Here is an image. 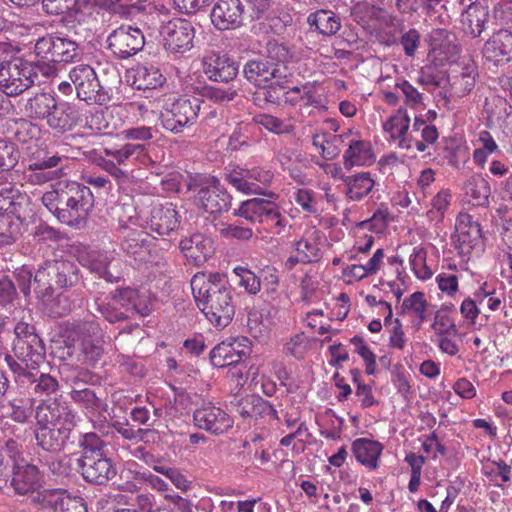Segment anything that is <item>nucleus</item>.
Masks as SVG:
<instances>
[{"mask_svg":"<svg viewBox=\"0 0 512 512\" xmlns=\"http://www.w3.org/2000/svg\"><path fill=\"white\" fill-rule=\"evenodd\" d=\"M195 303L217 329L228 326L235 314L233 290L227 277L219 272H198L191 279Z\"/></svg>","mask_w":512,"mask_h":512,"instance_id":"nucleus-1","label":"nucleus"},{"mask_svg":"<svg viewBox=\"0 0 512 512\" xmlns=\"http://www.w3.org/2000/svg\"><path fill=\"white\" fill-rule=\"evenodd\" d=\"M41 200L60 222L68 225L84 220L94 207V196L90 188L76 181L53 184Z\"/></svg>","mask_w":512,"mask_h":512,"instance_id":"nucleus-2","label":"nucleus"},{"mask_svg":"<svg viewBox=\"0 0 512 512\" xmlns=\"http://www.w3.org/2000/svg\"><path fill=\"white\" fill-rule=\"evenodd\" d=\"M31 199L12 183L0 185V244L14 243L31 212Z\"/></svg>","mask_w":512,"mask_h":512,"instance_id":"nucleus-3","label":"nucleus"},{"mask_svg":"<svg viewBox=\"0 0 512 512\" xmlns=\"http://www.w3.org/2000/svg\"><path fill=\"white\" fill-rule=\"evenodd\" d=\"M233 214L252 223L261 224L273 235H283L291 228L281 207L277 203L265 199L253 198L244 201Z\"/></svg>","mask_w":512,"mask_h":512,"instance_id":"nucleus-4","label":"nucleus"},{"mask_svg":"<svg viewBox=\"0 0 512 512\" xmlns=\"http://www.w3.org/2000/svg\"><path fill=\"white\" fill-rule=\"evenodd\" d=\"M104 155H97L93 161L97 166L116 179L126 178L127 172L122 168L128 165H136L147 156V148L144 143L126 142L103 148Z\"/></svg>","mask_w":512,"mask_h":512,"instance_id":"nucleus-5","label":"nucleus"},{"mask_svg":"<svg viewBox=\"0 0 512 512\" xmlns=\"http://www.w3.org/2000/svg\"><path fill=\"white\" fill-rule=\"evenodd\" d=\"M201 108V100L196 97L168 96L162 104V126L174 134L182 133L185 127L192 126Z\"/></svg>","mask_w":512,"mask_h":512,"instance_id":"nucleus-6","label":"nucleus"},{"mask_svg":"<svg viewBox=\"0 0 512 512\" xmlns=\"http://www.w3.org/2000/svg\"><path fill=\"white\" fill-rule=\"evenodd\" d=\"M36 81L33 62L15 58L0 66V89L7 96H18Z\"/></svg>","mask_w":512,"mask_h":512,"instance_id":"nucleus-7","label":"nucleus"},{"mask_svg":"<svg viewBox=\"0 0 512 512\" xmlns=\"http://www.w3.org/2000/svg\"><path fill=\"white\" fill-rule=\"evenodd\" d=\"M77 97L89 104L103 105L109 101L108 92L100 85L94 69L86 64L74 66L69 72Z\"/></svg>","mask_w":512,"mask_h":512,"instance_id":"nucleus-8","label":"nucleus"},{"mask_svg":"<svg viewBox=\"0 0 512 512\" xmlns=\"http://www.w3.org/2000/svg\"><path fill=\"white\" fill-rule=\"evenodd\" d=\"M160 35L166 50L182 54L193 48L195 28L186 19L173 18L161 26Z\"/></svg>","mask_w":512,"mask_h":512,"instance_id":"nucleus-9","label":"nucleus"},{"mask_svg":"<svg viewBox=\"0 0 512 512\" xmlns=\"http://www.w3.org/2000/svg\"><path fill=\"white\" fill-rule=\"evenodd\" d=\"M34 52L43 61L69 63L78 55V45L68 38L45 36L37 40Z\"/></svg>","mask_w":512,"mask_h":512,"instance_id":"nucleus-10","label":"nucleus"},{"mask_svg":"<svg viewBox=\"0 0 512 512\" xmlns=\"http://www.w3.org/2000/svg\"><path fill=\"white\" fill-rule=\"evenodd\" d=\"M322 233L316 228L306 230L301 238L294 243L296 255L287 258L284 265L292 270L298 263L309 264L322 258Z\"/></svg>","mask_w":512,"mask_h":512,"instance_id":"nucleus-11","label":"nucleus"},{"mask_svg":"<svg viewBox=\"0 0 512 512\" xmlns=\"http://www.w3.org/2000/svg\"><path fill=\"white\" fill-rule=\"evenodd\" d=\"M109 49L121 59L129 58L141 51L145 44L143 32L132 26H120L107 39Z\"/></svg>","mask_w":512,"mask_h":512,"instance_id":"nucleus-12","label":"nucleus"},{"mask_svg":"<svg viewBox=\"0 0 512 512\" xmlns=\"http://www.w3.org/2000/svg\"><path fill=\"white\" fill-rule=\"evenodd\" d=\"M196 201L205 212L217 214L228 210L231 205V196L216 177H210L198 191Z\"/></svg>","mask_w":512,"mask_h":512,"instance_id":"nucleus-13","label":"nucleus"},{"mask_svg":"<svg viewBox=\"0 0 512 512\" xmlns=\"http://www.w3.org/2000/svg\"><path fill=\"white\" fill-rule=\"evenodd\" d=\"M434 305L423 291H415L405 297L399 307V314L406 317L410 326L419 331L433 315Z\"/></svg>","mask_w":512,"mask_h":512,"instance_id":"nucleus-14","label":"nucleus"},{"mask_svg":"<svg viewBox=\"0 0 512 512\" xmlns=\"http://www.w3.org/2000/svg\"><path fill=\"white\" fill-rule=\"evenodd\" d=\"M76 461L82 477L90 483L102 485L117 474L115 465L105 454L79 457Z\"/></svg>","mask_w":512,"mask_h":512,"instance_id":"nucleus-15","label":"nucleus"},{"mask_svg":"<svg viewBox=\"0 0 512 512\" xmlns=\"http://www.w3.org/2000/svg\"><path fill=\"white\" fill-rule=\"evenodd\" d=\"M35 419L38 426L73 428L75 425L73 410L65 403L57 400L40 403L35 411Z\"/></svg>","mask_w":512,"mask_h":512,"instance_id":"nucleus-16","label":"nucleus"},{"mask_svg":"<svg viewBox=\"0 0 512 512\" xmlns=\"http://www.w3.org/2000/svg\"><path fill=\"white\" fill-rule=\"evenodd\" d=\"M250 352L249 341L246 337L223 341L210 352L213 366L224 368L238 364Z\"/></svg>","mask_w":512,"mask_h":512,"instance_id":"nucleus-17","label":"nucleus"},{"mask_svg":"<svg viewBox=\"0 0 512 512\" xmlns=\"http://www.w3.org/2000/svg\"><path fill=\"white\" fill-rule=\"evenodd\" d=\"M483 58L496 66L504 65L512 59V31L500 28L492 33L482 48Z\"/></svg>","mask_w":512,"mask_h":512,"instance_id":"nucleus-18","label":"nucleus"},{"mask_svg":"<svg viewBox=\"0 0 512 512\" xmlns=\"http://www.w3.org/2000/svg\"><path fill=\"white\" fill-rule=\"evenodd\" d=\"M194 424L215 435L223 434L233 426L232 418L220 407L206 404L193 413Z\"/></svg>","mask_w":512,"mask_h":512,"instance_id":"nucleus-19","label":"nucleus"},{"mask_svg":"<svg viewBox=\"0 0 512 512\" xmlns=\"http://www.w3.org/2000/svg\"><path fill=\"white\" fill-rule=\"evenodd\" d=\"M480 238L481 228L479 223L474 221L470 214L460 212L455 222V233L452 235L455 248L461 254H469Z\"/></svg>","mask_w":512,"mask_h":512,"instance_id":"nucleus-20","label":"nucleus"},{"mask_svg":"<svg viewBox=\"0 0 512 512\" xmlns=\"http://www.w3.org/2000/svg\"><path fill=\"white\" fill-rule=\"evenodd\" d=\"M348 142V147L343 154V165L345 169L353 167H368L376 162V155L370 140L363 139L359 133L353 134Z\"/></svg>","mask_w":512,"mask_h":512,"instance_id":"nucleus-21","label":"nucleus"},{"mask_svg":"<svg viewBox=\"0 0 512 512\" xmlns=\"http://www.w3.org/2000/svg\"><path fill=\"white\" fill-rule=\"evenodd\" d=\"M243 11L240 0H218L211 11V22L220 31L236 29L242 24Z\"/></svg>","mask_w":512,"mask_h":512,"instance_id":"nucleus-22","label":"nucleus"},{"mask_svg":"<svg viewBox=\"0 0 512 512\" xmlns=\"http://www.w3.org/2000/svg\"><path fill=\"white\" fill-rule=\"evenodd\" d=\"M97 324L91 322L79 327L83 334L77 347L74 346L77 360L86 366H94L103 356L104 349L99 340L92 339L90 333L96 335L99 331Z\"/></svg>","mask_w":512,"mask_h":512,"instance_id":"nucleus-23","label":"nucleus"},{"mask_svg":"<svg viewBox=\"0 0 512 512\" xmlns=\"http://www.w3.org/2000/svg\"><path fill=\"white\" fill-rule=\"evenodd\" d=\"M410 122L407 108L399 107L383 123V131L389 135L391 140L398 142L401 149L409 150L413 147V138L407 135Z\"/></svg>","mask_w":512,"mask_h":512,"instance_id":"nucleus-24","label":"nucleus"},{"mask_svg":"<svg viewBox=\"0 0 512 512\" xmlns=\"http://www.w3.org/2000/svg\"><path fill=\"white\" fill-rule=\"evenodd\" d=\"M351 451L359 464L368 471H376L381 465L384 445L377 440L362 437L352 442Z\"/></svg>","mask_w":512,"mask_h":512,"instance_id":"nucleus-25","label":"nucleus"},{"mask_svg":"<svg viewBox=\"0 0 512 512\" xmlns=\"http://www.w3.org/2000/svg\"><path fill=\"white\" fill-rule=\"evenodd\" d=\"M179 247L187 262L195 266L206 262L214 252L212 240L201 233L183 238Z\"/></svg>","mask_w":512,"mask_h":512,"instance_id":"nucleus-26","label":"nucleus"},{"mask_svg":"<svg viewBox=\"0 0 512 512\" xmlns=\"http://www.w3.org/2000/svg\"><path fill=\"white\" fill-rule=\"evenodd\" d=\"M204 73L213 81L228 82L238 74V65L227 55L210 53L203 60Z\"/></svg>","mask_w":512,"mask_h":512,"instance_id":"nucleus-27","label":"nucleus"},{"mask_svg":"<svg viewBox=\"0 0 512 512\" xmlns=\"http://www.w3.org/2000/svg\"><path fill=\"white\" fill-rule=\"evenodd\" d=\"M236 412L245 420L257 421L262 418L278 419L276 409L260 396L248 395L238 400Z\"/></svg>","mask_w":512,"mask_h":512,"instance_id":"nucleus-28","label":"nucleus"},{"mask_svg":"<svg viewBox=\"0 0 512 512\" xmlns=\"http://www.w3.org/2000/svg\"><path fill=\"white\" fill-rule=\"evenodd\" d=\"M179 224L180 216L172 203L160 204L152 208L149 221L152 232L161 236L169 235L178 228Z\"/></svg>","mask_w":512,"mask_h":512,"instance_id":"nucleus-29","label":"nucleus"},{"mask_svg":"<svg viewBox=\"0 0 512 512\" xmlns=\"http://www.w3.org/2000/svg\"><path fill=\"white\" fill-rule=\"evenodd\" d=\"M13 351L16 358L26 362L32 369H37L45 357V348L38 335H30L28 339H15Z\"/></svg>","mask_w":512,"mask_h":512,"instance_id":"nucleus-30","label":"nucleus"},{"mask_svg":"<svg viewBox=\"0 0 512 512\" xmlns=\"http://www.w3.org/2000/svg\"><path fill=\"white\" fill-rule=\"evenodd\" d=\"M112 299L126 309H132L140 316H148L152 312V302L146 292L126 287L116 289Z\"/></svg>","mask_w":512,"mask_h":512,"instance_id":"nucleus-31","label":"nucleus"},{"mask_svg":"<svg viewBox=\"0 0 512 512\" xmlns=\"http://www.w3.org/2000/svg\"><path fill=\"white\" fill-rule=\"evenodd\" d=\"M488 20V7L481 3H472L461 15L462 29L471 38H478L485 30Z\"/></svg>","mask_w":512,"mask_h":512,"instance_id":"nucleus-32","label":"nucleus"},{"mask_svg":"<svg viewBox=\"0 0 512 512\" xmlns=\"http://www.w3.org/2000/svg\"><path fill=\"white\" fill-rule=\"evenodd\" d=\"M465 201L474 207H484L489 204L491 187L482 174L473 173L462 186Z\"/></svg>","mask_w":512,"mask_h":512,"instance_id":"nucleus-33","label":"nucleus"},{"mask_svg":"<svg viewBox=\"0 0 512 512\" xmlns=\"http://www.w3.org/2000/svg\"><path fill=\"white\" fill-rule=\"evenodd\" d=\"M46 122L51 129L59 133H65L71 131L77 125L78 113L70 103L56 100Z\"/></svg>","mask_w":512,"mask_h":512,"instance_id":"nucleus-34","label":"nucleus"},{"mask_svg":"<svg viewBox=\"0 0 512 512\" xmlns=\"http://www.w3.org/2000/svg\"><path fill=\"white\" fill-rule=\"evenodd\" d=\"M71 430L65 426H38L35 435L37 444L46 451L59 452L69 439Z\"/></svg>","mask_w":512,"mask_h":512,"instance_id":"nucleus-35","label":"nucleus"},{"mask_svg":"<svg viewBox=\"0 0 512 512\" xmlns=\"http://www.w3.org/2000/svg\"><path fill=\"white\" fill-rule=\"evenodd\" d=\"M375 183L372 173L368 171L349 175L344 180L345 196L350 201L359 202L373 191Z\"/></svg>","mask_w":512,"mask_h":512,"instance_id":"nucleus-36","label":"nucleus"},{"mask_svg":"<svg viewBox=\"0 0 512 512\" xmlns=\"http://www.w3.org/2000/svg\"><path fill=\"white\" fill-rule=\"evenodd\" d=\"M278 73V65L264 59L250 60L244 65L243 68V74L245 78L249 82L258 86H261L262 84L276 78Z\"/></svg>","mask_w":512,"mask_h":512,"instance_id":"nucleus-37","label":"nucleus"},{"mask_svg":"<svg viewBox=\"0 0 512 512\" xmlns=\"http://www.w3.org/2000/svg\"><path fill=\"white\" fill-rule=\"evenodd\" d=\"M39 480V470L35 465L26 464L20 466L16 464L14 467L11 485L19 495H27L29 493L34 494Z\"/></svg>","mask_w":512,"mask_h":512,"instance_id":"nucleus-38","label":"nucleus"},{"mask_svg":"<svg viewBox=\"0 0 512 512\" xmlns=\"http://www.w3.org/2000/svg\"><path fill=\"white\" fill-rule=\"evenodd\" d=\"M225 180L237 191L247 195L263 194L262 186L252 178L251 168L235 166L225 173Z\"/></svg>","mask_w":512,"mask_h":512,"instance_id":"nucleus-39","label":"nucleus"},{"mask_svg":"<svg viewBox=\"0 0 512 512\" xmlns=\"http://www.w3.org/2000/svg\"><path fill=\"white\" fill-rule=\"evenodd\" d=\"M131 85L138 90L156 89L165 82V77L154 66L138 65L130 71Z\"/></svg>","mask_w":512,"mask_h":512,"instance_id":"nucleus-40","label":"nucleus"},{"mask_svg":"<svg viewBox=\"0 0 512 512\" xmlns=\"http://www.w3.org/2000/svg\"><path fill=\"white\" fill-rule=\"evenodd\" d=\"M307 23L323 36L335 35L341 29V20L333 11L320 9L307 17Z\"/></svg>","mask_w":512,"mask_h":512,"instance_id":"nucleus-41","label":"nucleus"},{"mask_svg":"<svg viewBox=\"0 0 512 512\" xmlns=\"http://www.w3.org/2000/svg\"><path fill=\"white\" fill-rule=\"evenodd\" d=\"M50 273L55 288L71 287L78 280L77 269L74 263L69 260L50 261Z\"/></svg>","mask_w":512,"mask_h":512,"instance_id":"nucleus-42","label":"nucleus"},{"mask_svg":"<svg viewBox=\"0 0 512 512\" xmlns=\"http://www.w3.org/2000/svg\"><path fill=\"white\" fill-rule=\"evenodd\" d=\"M112 257L109 253L93 250L80 257V263L100 278L112 281L113 275L109 272Z\"/></svg>","mask_w":512,"mask_h":512,"instance_id":"nucleus-43","label":"nucleus"},{"mask_svg":"<svg viewBox=\"0 0 512 512\" xmlns=\"http://www.w3.org/2000/svg\"><path fill=\"white\" fill-rule=\"evenodd\" d=\"M384 250L377 249L365 264H351L344 269V275L354 280H362L375 275L383 265Z\"/></svg>","mask_w":512,"mask_h":512,"instance_id":"nucleus-44","label":"nucleus"},{"mask_svg":"<svg viewBox=\"0 0 512 512\" xmlns=\"http://www.w3.org/2000/svg\"><path fill=\"white\" fill-rule=\"evenodd\" d=\"M122 250L130 256L136 257L143 252L147 233L141 229H134L128 225L120 226Z\"/></svg>","mask_w":512,"mask_h":512,"instance_id":"nucleus-45","label":"nucleus"},{"mask_svg":"<svg viewBox=\"0 0 512 512\" xmlns=\"http://www.w3.org/2000/svg\"><path fill=\"white\" fill-rule=\"evenodd\" d=\"M34 399L29 396L12 397L7 406V416L17 423H26L32 416L34 411Z\"/></svg>","mask_w":512,"mask_h":512,"instance_id":"nucleus-46","label":"nucleus"},{"mask_svg":"<svg viewBox=\"0 0 512 512\" xmlns=\"http://www.w3.org/2000/svg\"><path fill=\"white\" fill-rule=\"evenodd\" d=\"M64 496L57 489L38 491L31 496V504L38 512H58Z\"/></svg>","mask_w":512,"mask_h":512,"instance_id":"nucleus-47","label":"nucleus"},{"mask_svg":"<svg viewBox=\"0 0 512 512\" xmlns=\"http://www.w3.org/2000/svg\"><path fill=\"white\" fill-rule=\"evenodd\" d=\"M55 102L56 98L53 95L38 93L28 99L25 105V112L30 118L47 120Z\"/></svg>","mask_w":512,"mask_h":512,"instance_id":"nucleus-48","label":"nucleus"},{"mask_svg":"<svg viewBox=\"0 0 512 512\" xmlns=\"http://www.w3.org/2000/svg\"><path fill=\"white\" fill-rule=\"evenodd\" d=\"M412 128L413 131L421 133L422 140L413 139L412 148H415L418 152H425L428 146L436 143L439 138L437 127L427 123V120L423 119V115L415 116Z\"/></svg>","mask_w":512,"mask_h":512,"instance_id":"nucleus-49","label":"nucleus"},{"mask_svg":"<svg viewBox=\"0 0 512 512\" xmlns=\"http://www.w3.org/2000/svg\"><path fill=\"white\" fill-rule=\"evenodd\" d=\"M452 192L449 188L440 189L431 199L430 209L426 212L429 222L441 223L452 202Z\"/></svg>","mask_w":512,"mask_h":512,"instance_id":"nucleus-50","label":"nucleus"},{"mask_svg":"<svg viewBox=\"0 0 512 512\" xmlns=\"http://www.w3.org/2000/svg\"><path fill=\"white\" fill-rule=\"evenodd\" d=\"M427 256V249L422 243L414 246L409 255L411 271L421 281H427L433 276V271L427 264Z\"/></svg>","mask_w":512,"mask_h":512,"instance_id":"nucleus-51","label":"nucleus"},{"mask_svg":"<svg viewBox=\"0 0 512 512\" xmlns=\"http://www.w3.org/2000/svg\"><path fill=\"white\" fill-rule=\"evenodd\" d=\"M88 2L104 7L111 13L122 17L134 15L144 9V6L138 0H88Z\"/></svg>","mask_w":512,"mask_h":512,"instance_id":"nucleus-52","label":"nucleus"},{"mask_svg":"<svg viewBox=\"0 0 512 512\" xmlns=\"http://www.w3.org/2000/svg\"><path fill=\"white\" fill-rule=\"evenodd\" d=\"M394 87L402 93L405 108H410L412 110L424 109V94L421 93L416 87H414L408 80L404 78H398Z\"/></svg>","mask_w":512,"mask_h":512,"instance_id":"nucleus-53","label":"nucleus"},{"mask_svg":"<svg viewBox=\"0 0 512 512\" xmlns=\"http://www.w3.org/2000/svg\"><path fill=\"white\" fill-rule=\"evenodd\" d=\"M62 161L58 153H52L46 147L38 148L29 154L27 159L28 170L53 169Z\"/></svg>","mask_w":512,"mask_h":512,"instance_id":"nucleus-54","label":"nucleus"},{"mask_svg":"<svg viewBox=\"0 0 512 512\" xmlns=\"http://www.w3.org/2000/svg\"><path fill=\"white\" fill-rule=\"evenodd\" d=\"M294 202L301 210L309 215H319L321 212L320 197L317 193L307 188H297L293 192Z\"/></svg>","mask_w":512,"mask_h":512,"instance_id":"nucleus-55","label":"nucleus"},{"mask_svg":"<svg viewBox=\"0 0 512 512\" xmlns=\"http://www.w3.org/2000/svg\"><path fill=\"white\" fill-rule=\"evenodd\" d=\"M253 121L267 131L277 135L290 134L295 129L294 125L289 120L280 119L266 113L255 115Z\"/></svg>","mask_w":512,"mask_h":512,"instance_id":"nucleus-56","label":"nucleus"},{"mask_svg":"<svg viewBox=\"0 0 512 512\" xmlns=\"http://www.w3.org/2000/svg\"><path fill=\"white\" fill-rule=\"evenodd\" d=\"M477 71L476 68L467 67L461 73L454 75L451 79V88L458 97L468 95L475 87Z\"/></svg>","mask_w":512,"mask_h":512,"instance_id":"nucleus-57","label":"nucleus"},{"mask_svg":"<svg viewBox=\"0 0 512 512\" xmlns=\"http://www.w3.org/2000/svg\"><path fill=\"white\" fill-rule=\"evenodd\" d=\"M350 343L354 347V352L363 359L365 364V372L368 375H374L376 372V354L372 351L370 346L361 336H353L350 339Z\"/></svg>","mask_w":512,"mask_h":512,"instance_id":"nucleus-58","label":"nucleus"},{"mask_svg":"<svg viewBox=\"0 0 512 512\" xmlns=\"http://www.w3.org/2000/svg\"><path fill=\"white\" fill-rule=\"evenodd\" d=\"M286 94L299 95L302 105L305 107L313 106L318 108L322 105V98L317 92V84L315 82H308L301 86H294L290 88Z\"/></svg>","mask_w":512,"mask_h":512,"instance_id":"nucleus-59","label":"nucleus"},{"mask_svg":"<svg viewBox=\"0 0 512 512\" xmlns=\"http://www.w3.org/2000/svg\"><path fill=\"white\" fill-rule=\"evenodd\" d=\"M433 320L430 325L436 336L443 334H457L456 324L450 313L445 309L433 310Z\"/></svg>","mask_w":512,"mask_h":512,"instance_id":"nucleus-60","label":"nucleus"},{"mask_svg":"<svg viewBox=\"0 0 512 512\" xmlns=\"http://www.w3.org/2000/svg\"><path fill=\"white\" fill-rule=\"evenodd\" d=\"M309 339L304 333L293 335L283 346V352L295 359H303L309 350Z\"/></svg>","mask_w":512,"mask_h":512,"instance_id":"nucleus-61","label":"nucleus"},{"mask_svg":"<svg viewBox=\"0 0 512 512\" xmlns=\"http://www.w3.org/2000/svg\"><path fill=\"white\" fill-rule=\"evenodd\" d=\"M79 446L82 449L81 457H92L104 454L106 444L96 433L88 432L81 435Z\"/></svg>","mask_w":512,"mask_h":512,"instance_id":"nucleus-62","label":"nucleus"},{"mask_svg":"<svg viewBox=\"0 0 512 512\" xmlns=\"http://www.w3.org/2000/svg\"><path fill=\"white\" fill-rule=\"evenodd\" d=\"M35 291L40 296H51L54 290V282L50 273V261L40 267L34 276Z\"/></svg>","mask_w":512,"mask_h":512,"instance_id":"nucleus-63","label":"nucleus"},{"mask_svg":"<svg viewBox=\"0 0 512 512\" xmlns=\"http://www.w3.org/2000/svg\"><path fill=\"white\" fill-rule=\"evenodd\" d=\"M390 222V211L387 205L381 203L370 219L361 222L360 226L382 233Z\"/></svg>","mask_w":512,"mask_h":512,"instance_id":"nucleus-64","label":"nucleus"}]
</instances>
